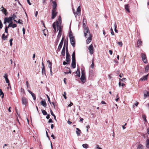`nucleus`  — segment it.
Masks as SVG:
<instances>
[{"label":"nucleus","instance_id":"4d7b16f0","mask_svg":"<svg viewBox=\"0 0 149 149\" xmlns=\"http://www.w3.org/2000/svg\"><path fill=\"white\" fill-rule=\"evenodd\" d=\"M72 10H73V13L75 17H76L77 16V14H76V12H75V10L74 8H73Z\"/></svg>","mask_w":149,"mask_h":149},{"label":"nucleus","instance_id":"e433bc0d","mask_svg":"<svg viewBox=\"0 0 149 149\" xmlns=\"http://www.w3.org/2000/svg\"><path fill=\"white\" fill-rule=\"evenodd\" d=\"M58 19L59 22V24L60 25H61L62 23L61 18V16H58Z\"/></svg>","mask_w":149,"mask_h":149},{"label":"nucleus","instance_id":"603ef678","mask_svg":"<svg viewBox=\"0 0 149 149\" xmlns=\"http://www.w3.org/2000/svg\"><path fill=\"white\" fill-rule=\"evenodd\" d=\"M17 22L19 24H23V21L22 20H20V19H19L18 21H17Z\"/></svg>","mask_w":149,"mask_h":149},{"label":"nucleus","instance_id":"774afa93","mask_svg":"<svg viewBox=\"0 0 149 149\" xmlns=\"http://www.w3.org/2000/svg\"><path fill=\"white\" fill-rule=\"evenodd\" d=\"M96 148L97 149H102V148H100L99 146L98 145H96Z\"/></svg>","mask_w":149,"mask_h":149},{"label":"nucleus","instance_id":"ea45409f","mask_svg":"<svg viewBox=\"0 0 149 149\" xmlns=\"http://www.w3.org/2000/svg\"><path fill=\"white\" fill-rule=\"evenodd\" d=\"M69 38L71 37H74L73 36L71 30H70L69 32Z\"/></svg>","mask_w":149,"mask_h":149},{"label":"nucleus","instance_id":"3c124183","mask_svg":"<svg viewBox=\"0 0 149 149\" xmlns=\"http://www.w3.org/2000/svg\"><path fill=\"white\" fill-rule=\"evenodd\" d=\"M47 62L49 63L48 67L49 66H52V63L49 60L47 61Z\"/></svg>","mask_w":149,"mask_h":149},{"label":"nucleus","instance_id":"a19ab883","mask_svg":"<svg viewBox=\"0 0 149 149\" xmlns=\"http://www.w3.org/2000/svg\"><path fill=\"white\" fill-rule=\"evenodd\" d=\"M43 114L44 115H46L47 114V112L44 110L42 109L41 110Z\"/></svg>","mask_w":149,"mask_h":149},{"label":"nucleus","instance_id":"bb28decb","mask_svg":"<svg viewBox=\"0 0 149 149\" xmlns=\"http://www.w3.org/2000/svg\"><path fill=\"white\" fill-rule=\"evenodd\" d=\"M94 59L93 58L92 61V64L90 66V68L93 69L94 68Z\"/></svg>","mask_w":149,"mask_h":149},{"label":"nucleus","instance_id":"72a5a7b5","mask_svg":"<svg viewBox=\"0 0 149 149\" xmlns=\"http://www.w3.org/2000/svg\"><path fill=\"white\" fill-rule=\"evenodd\" d=\"M82 147L85 149H87L88 148V145L86 143L82 145Z\"/></svg>","mask_w":149,"mask_h":149},{"label":"nucleus","instance_id":"f8f14e48","mask_svg":"<svg viewBox=\"0 0 149 149\" xmlns=\"http://www.w3.org/2000/svg\"><path fill=\"white\" fill-rule=\"evenodd\" d=\"M76 60H72V63L71 64V67L73 68L74 69L76 68Z\"/></svg>","mask_w":149,"mask_h":149},{"label":"nucleus","instance_id":"4c0bfd02","mask_svg":"<svg viewBox=\"0 0 149 149\" xmlns=\"http://www.w3.org/2000/svg\"><path fill=\"white\" fill-rule=\"evenodd\" d=\"M65 49H62L61 54L63 56H64L65 55Z\"/></svg>","mask_w":149,"mask_h":149},{"label":"nucleus","instance_id":"338daca9","mask_svg":"<svg viewBox=\"0 0 149 149\" xmlns=\"http://www.w3.org/2000/svg\"><path fill=\"white\" fill-rule=\"evenodd\" d=\"M22 31H23V34L24 35L25 33V29L23 27L22 28Z\"/></svg>","mask_w":149,"mask_h":149},{"label":"nucleus","instance_id":"052dcab7","mask_svg":"<svg viewBox=\"0 0 149 149\" xmlns=\"http://www.w3.org/2000/svg\"><path fill=\"white\" fill-rule=\"evenodd\" d=\"M50 111L51 112V115L53 116H55L53 113V111H52V110L50 109Z\"/></svg>","mask_w":149,"mask_h":149},{"label":"nucleus","instance_id":"a211bd4d","mask_svg":"<svg viewBox=\"0 0 149 149\" xmlns=\"http://www.w3.org/2000/svg\"><path fill=\"white\" fill-rule=\"evenodd\" d=\"M75 72L76 74H77V75L78 77H80V72L79 68H77V70Z\"/></svg>","mask_w":149,"mask_h":149},{"label":"nucleus","instance_id":"49530a36","mask_svg":"<svg viewBox=\"0 0 149 149\" xmlns=\"http://www.w3.org/2000/svg\"><path fill=\"white\" fill-rule=\"evenodd\" d=\"M56 26H57V22H54L52 24V27L53 28L56 27Z\"/></svg>","mask_w":149,"mask_h":149},{"label":"nucleus","instance_id":"7c9ffc66","mask_svg":"<svg viewBox=\"0 0 149 149\" xmlns=\"http://www.w3.org/2000/svg\"><path fill=\"white\" fill-rule=\"evenodd\" d=\"M149 70V64L146 66L145 68V72L147 73L148 72V70Z\"/></svg>","mask_w":149,"mask_h":149},{"label":"nucleus","instance_id":"c03bdc74","mask_svg":"<svg viewBox=\"0 0 149 149\" xmlns=\"http://www.w3.org/2000/svg\"><path fill=\"white\" fill-rule=\"evenodd\" d=\"M8 18L9 19V20L10 21V22H12V21L13 20H14V18L12 17V16L9 17H8Z\"/></svg>","mask_w":149,"mask_h":149},{"label":"nucleus","instance_id":"393cba45","mask_svg":"<svg viewBox=\"0 0 149 149\" xmlns=\"http://www.w3.org/2000/svg\"><path fill=\"white\" fill-rule=\"evenodd\" d=\"M72 60H76L75 58V51H74L72 53Z\"/></svg>","mask_w":149,"mask_h":149},{"label":"nucleus","instance_id":"c85d7f7f","mask_svg":"<svg viewBox=\"0 0 149 149\" xmlns=\"http://www.w3.org/2000/svg\"><path fill=\"white\" fill-rule=\"evenodd\" d=\"M90 76L93 77L94 76V71L93 70H89Z\"/></svg>","mask_w":149,"mask_h":149},{"label":"nucleus","instance_id":"de8ad7c7","mask_svg":"<svg viewBox=\"0 0 149 149\" xmlns=\"http://www.w3.org/2000/svg\"><path fill=\"white\" fill-rule=\"evenodd\" d=\"M13 23V22H11L10 23H9V24L8 25V26H7V28H9L10 27H12V24Z\"/></svg>","mask_w":149,"mask_h":149},{"label":"nucleus","instance_id":"37998d69","mask_svg":"<svg viewBox=\"0 0 149 149\" xmlns=\"http://www.w3.org/2000/svg\"><path fill=\"white\" fill-rule=\"evenodd\" d=\"M8 28H7V26H6L5 27V31L6 33H8Z\"/></svg>","mask_w":149,"mask_h":149},{"label":"nucleus","instance_id":"8fccbe9b","mask_svg":"<svg viewBox=\"0 0 149 149\" xmlns=\"http://www.w3.org/2000/svg\"><path fill=\"white\" fill-rule=\"evenodd\" d=\"M46 96H47V97L48 101L49 102V103L51 104V102L49 97V96L47 95H46Z\"/></svg>","mask_w":149,"mask_h":149},{"label":"nucleus","instance_id":"f03ea898","mask_svg":"<svg viewBox=\"0 0 149 149\" xmlns=\"http://www.w3.org/2000/svg\"><path fill=\"white\" fill-rule=\"evenodd\" d=\"M84 34L85 36L87 38L88 36H90V34L89 28L88 27L84 28Z\"/></svg>","mask_w":149,"mask_h":149},{"label":"nucleus","instance_id":"2f4dec72","mask_svg":"<svg viewBox=\"0 0 149 149\" xmlns=\"http://www.w3.org/2000/svg\"><path fill=\"white\" fill-rule=\"evenodd\" d=\"M42 75H45V76L46 77H47V75L46 74L45 70V68H43V69L42 68Z\"/></svg>","mask_w":149,"mask_h":149},{"label":"nucleus","instance_id":"5fc2aeb1","mask_svg":"<svg viewBox=\"0 0 149 149\" xmlns=\"http://www.w3.org/2000/svg\"><path fill=\"white\" fill-rule=\"evenodd\" d=\"M12 27L13 28H14L16 27L17 26V24H15V23L13 24L12 23Z\"/></svg>","mask_w":149,"mask_h":149},{"label":"nucleus","instance_id":"7ed1b4c3","mask_svg":"<svg viewBox=\"0 0 149 149\" xmlns=\"http://www.w3.org/2000/svg\"><path fill=\"white\" fill-rule=\"evenodd\" d=\"M66 57L65 61L66 62H67V63H70L71 61L70 59V55L69 54L68 51H66Z\"/></svg>","mask_w":149,"mask_h":149},{"label":"nucleus","instance_id":"2eb2a0df","mask_svg":"<svg viewBox=\"0 0 149 149\" xmlns=\"http://www.w3.org/2000/svg\"><path fill=\"white\" fill-rule=\"evenodd\" d=\"M57 22V31H58V30H61V31H62V27L61 25H59L58 22L56 20Z\"/></svg>","mask_w":149,"mask_h":149},{"label":"nucleus","instance_id":"9b49d317","mask_svg":"<svg viewBox=\"0 0 149 149\" xmlns=\"http://www.w3.org/2000/svg\"><path fill=\"white\" fill-rule=\"evenodd\" d=\"M27 91L31 94V95L33 98V100H36V95L30 90L28 89Z\"/></svg>","mask_w":149,"mask_h":149},{"label":"nucleus","instance_id":"864d4df0","mask_svg":"<svg viewBox=\"0 0 149 149\" xmlns=\"http://www.w3.org/2000/svg\"><path fill=\"white\" fill-rule=\"evenodd\" d=\"M3 27V24L2 23V22L1 20H0V29H1Z\"/></svg>","mask_w":149,"mask_h":149},{"label":"nucleus","instance_id":"4be33fe9","mask_svg":"<svg viewBox=\"0 0 149 149\" xmlns=\"http://www.w3.org/2000/svg\"><path fill=\"white\" fill-rule=\"evenodd\" d=\"M83 25L84 28H85L86 27V19L85 18H84L83 19Z\"/></svg>","mask_w":149,"mask_h":149},{"label":"nucleus","instance_id":"cd10ccee","mask_svg":"<svg viewBox=\"0 0 149 149\" xmlns=\"http://www.w3.org/2000/svg\"><path fill=\"white\" fill-rule=\"evenodd\" d=\"M143 146L140 144H139L137 146V149H143Z\"/></svg>","mask_w":149,"mask_h":149},{"label":"nucleus","instance_id":"412c9836","mask_svg":"<svg viewBox=\"0 0 149 149\" xmlns=\"http://www.w3.org/2000/svg\"><path fill=\"white\" fill-rule=\"evenodd\" d=\"M62 31H61V30H59L57 38L60 39L62 35Z\"/></svg>","mask_w":149,"mask_h":149},{"label":"nucleus","instance_id":"6ab92c4d","mask_svg":"<svg viewBox=\"0 0 149 149\" xmlns=\"http://www.w3.org/2000/svg\"><path fill=\"white\" fill-rule=\"evenodd\" d=\"M77 130L76 131V133L78 136H79L80 135V133L81 132V130L78 128H76Z\"/></svg>","mask_w":149,"mask_h":149},{"label":"nucleus","instance_id":"20e7f679","mask_svg":"<svg viewBox=\"0 0 149 149\" xmlns=\"http://www.w3.org/2000/svg\"><path fill=\"white\" fill-rule=\"evenodd\" d=\"M141 54L142 59L143 63L145 64L147 63L148 62L146 54L144 53H141Z\"/></svg>","mask_w":149,"mask_h":149},{"label":"nucleus","instance_id":"a18cd8bd","mask_svg":"<svg viewBox=\"0 0 149 149\" xmlns=\"http://www.w3.org/2000/svg\"><path fill=\"white\" fill-rule=\"evenodd\" d=\"M60 39L59 38H56V41L55 42V43L56 44V45H57L58 44V43L59 42V41L60 40Z\"/></svg>","mask_w":149,"mask_h":149},{"label":"nucleus","instance_id":"a878e982","mask_svg":"<svg viewBox=\"0 0 149 149\" xmlns=\"http://www.w3.org/2000/svg\"><path fill=\"white\" fill-rule=\"evenodd\" d=\"M8 35H6V36H5V34L4 33H3L2 36V39L5 40L7 39V38L8 37Z\"/></svg>","mask_w":149,"mask_h":149},{"label":"nucleus","instance_id":"680f3d73","mask_svg":"<svg viewBox=\"0 0 149 149\" xmlns=\"http://www.w3.org/2000/svg\"><path fill=\"white\" fill-rule=\"evenodd\" d=\"M43 33H44V36H46V35H47V34L46 33H45V31H47V30H46L45 29H44L43 31Z\"/></svg>","mask_w":149,"mask_h":149},{"label":"nucleus","instance_id":"423d86ee","mask_svg":"<svg viewBox=\"0 0 149 149\" xmlns=\"http://www.w3.org/2000/svg\"><path fill=\"white\" fill-rule=\"evenodd\" d=\"M64 38L63 37V36L61 40V41L58 45L57 50L60 51V50L61 49L63 45V42L64 41Z\"/></svg>","mask_w":149,"mask_h":149},{"label":"nucleus","instance_id":"bf43d9fd","mask_svg":"<svg viewBox=\"0 0 149 149\" xmlns=\"http://www.w3.org/2000/svg\"><path fill=\"white\" fill-rule=\"evenodd\" d=\"M138 104L139 102H136V103H135L133 105V107H134V105H135L136 107H137Z\"/></svg>","mask_w":149,"mask_h":149},{"label":"nucleus","instance_id":"0eeeda50","mask_svg":"<svg viewBox=\"0 0 149 149\" xmlns=\"http://www.w3.org/2000/svg\"><path fill=\"white\" fill-rule=\"evenodd\" d=\"M57 14V12L55 10H52V19H54L56 16Z\"/></svg>","mask_w":149,"mask_h":149},{"label":"nucleus","instance_id":"13d9d810","mask_svg":"<svg viewBox=\"0 0 149 149\" xmlns=\"http://www.w3.org/2000/svg\"><path fill=\"white\" fill-rule=\"evenodd\" d=\"M66 95V93L65 92H64V94L63 95V97H64V98L65 99H66L67 98Z\"/></svg>","mask_w":149,"mask_h":149},{"label":"nucleus","instance_id":"69168bd1","mask_svg":"<svg viewBox=\"0 0 149 149\" xmlns=\"http://www.w3.org/2000/svg\"><path fill=\"white\" fill-rule=\"evenodd\" d=\"M4 78L5 79L8 78V76L7 74H5L4 75Z\"/></svg>","mask_w":149,"mask_h":149},{"label":"nucleus","instance_id":"58836bf2","mask_svg":"<svg viewBox=\"0 0 149 149\" xmlns=\"http://www.w3.org/2000/svg\"><path fill=\"white\" fill-rule=\"evenodd\" d=\"M142 118L143 119L144 121L145 122H147V121L146 119V116L145 115H142Z\"/></svg>","mask_w":149,"mask_h":149},{"label":"nucleus","instance_id":"dca6fc26","mask_svg":"<svg viewBox=\"0 0 149 149\" xmlns=\"http://www.w3.org/2000/svg\"><path fill=\"white\" fill-rule=\"evenodd\" d=\"M148 74H147V75H146L145 76H144L143 77H142V78H141L140 80H141V81H145V80H146L147 79H148Z\"/></svg>","mask_w":149,"mask_h":149},{"label":"nucleus","instance_id":"f257e3e1","mask_svg":"<svg viewBox=\"0 0 149 149\" xmlns=\"http://www.w3.org/2000/svg\"><path fill=\"white\" fill-rule=\"evenodd\" d=\"M81 77L80 78L81 81L82 83L84 84L86 80V72L85 70L84 69H81Z\"/></svg>","mask_w":149,"mask_h":149},{"label":"nucleus","instance_id":"aec40b11","mask_svg":"<svg viewBox=\"0 0 149 149\" xmlns=\"http://www.w3.org/2000/svg\"><path fill=\"white\" fill-rule=\"evenodd\" d=\"M129 6L128 4H126L125 5V10L128 13H130V11L129 9Z\"/></svg>","mask_w":149,"mask_h":149},{"label":"nucleus","instance_id":"473e14b6","mask_svg":"<svg viewBox=\"0 0 149 149\" xmlns=\"http://www.w3.org/2000/svg\"><path fill=\"white\" fill-rule=\"evenodd\" d=\"M146 147L147 148H149V139H147L146 140Z\"/></svg>","mask_w":149,"mask_h":149},{"label":"nucleus","instance_id":"09e8293b","mask_svg":"<svg viewBox=\"0 0 149 149\" xmlns=\"http://www.w3.org/2000/svg\"><path fill=\"white\" fill-rule=\"evenodd\" d=\"M13 40V39L12 38H11V39H10L9 40V42H10V46L11 47L12 46V45H13V43H12Z\"/></svg>","mask_w":149,"mask_h":149},{"label":"nucleus","instance_id":"c756f323","mask_svg":"<svg viewBox=\"0 0 149 149\" xmlns=\"http://www.w3.org/2000/svg\"><path fill=\"white\" fill-rule=\"evenodd\" d=\"M0 95L2 98H3L4 97V94L1 88H0Z\"/></svg>","mask_w":149,"mask_h":149},{"label":"nucleus","instance_id":"f3484780","mask_svg":"<svg viewBox=\"0 0 149 149\" xmlns=\"http://www.w3.org/2000/svg\"><path fill=\"white\" fill-rule=\"evenodd\" d=\"M92 39V36L91 34H90V36H89L88 39L86 40V43L87 44L89 43L91 41Z\"/></svg>","mask_w":149,"mask_h":149},{"label":"nucleus","instance_id":"6e6d98bb","mask_svg":"<svg viewBox=\"0 0 149 149\" xmlns=\"http://www.w3.org/2000/svg\"><path fill=\"white\" fill-rule=\"evenodd\" d=\"M118 44L120 47H122L123 45V43L122 42H118Z\"/></svg>","mask_w":149,"mask_h":149},{"label":"nucleus","instance_id":"b1692460","mask_svg":"<svg viewBox=\"0 0 149 149\" xmlns=\"http://www.w3.org/2000/svg\"><path fill=\"white\" fill-rule=\"evenodd\" d=\"M41 104L44 107H46L47 106L45 100H42L41 102Z\"/></svg>","mask_w":149,"mask_h":149},{"label":"nucleus","instance_id":"e2e57ef3","mask_svg":"<svg viewBox=\"0 0 149 149\" xmlns=\"http://www.w3.org/2000/svg\"><path fill=\"white\" fill-rule=\"evenodd\" d=\"M119 79L120 81H124L126 79L125 78H123L122 79Z\"/></svg>","mask_w":149,"mask_h":149},{"label":"nucleus","instance_id":"f704fd0d","mask_svg":"<svg viewBox=\"0 0 149 149\" xmlns=\"http://www.w3.org/2000/svg\"><path fill=\"white\" fill-rule=\"evenodd\" d=\"M142 41H141L140 40H138L137 42V44L138 45V47H139V45H141L142 44Z\"/></svg>","mask_w":149,"mask_h":149},{"label":"nucleus","instance_id":"39448f33","mask_svg":"<svg viewBox=\"0 0 149 149\" xmlns=\"http://www.w3.org/2000/svg\"><path fill=\"white\" fill-rule=\"evenodd\" d=\"M70 43L73 47H74L75 46V40L74 37L70 38Z\"/></svg>","mask_w":149,"mask_h":149},{"label":"nucleus","instance_id":"6e6552de","mask_svg":"<svg viewBox=\"0 0 149 149\" xmlns=\"http://www.w3.org/2000/svg\"><path fill=\"white\" fill-rule=\"evenodd\" d=\"M88 49L89 51V52L91 54H92L94 52V48L93 45L92 44H91L89 45L88 47Z\"/></svg>","mask_w":149,"mask_h":149},{"label":"nucleus","instance_id":"ddd939ff","mask_svg":"<svg viewBox=\"0 0 149 149\" xmlns=\"http://www.w3.org/2000/svg\"><path fill=\"white\" fill-rule=\"evenodd\" d=\"M52 3L53 8L52 10H56L57 7V4L56 2L55 1H52Z\"/></svg>","mask_w":149,"mask_h":149},{"label":"nucleus","instance_id":"9d476101","mask_svg":"<svg viewBox=\"0 0 149 149\" xmlns=\"http://www.w3.org/2000/svg\"><path fill=\"white\" fill-rule=\"evenodd\" d=\"M22 103L24 105H25V106H26V104L28 103L26 97H22Z\"/></svg>","mask_w":149,"mask_h":149},{"label":"nucleus","instance_id":"79ce46f5","mask_svg":"<svg viewBox=\"0 0 149 149\" xmlns=\"http://www.w3.org/2000/svg\"><path fill=\"white\" fill-rule=\"evenodd\" d=\"M65 46H66V51H68V39L65 42Z\"/></svg>","mask_w":149,"mask_h":149},{"label":"nucleus","instance_id":"0e129e2a","mask_svg":"<svg viewBox=\"0 0 149 149\" xmlns=\"http://www.w3.org/2000/svg\"><path fill=\"white\" fill-rule=\"evenodd\" d=\"M11 16L12 17L14 18V19H15V18H16L17 17L15 15V13H14L13 14V15H12Z\"/></svg>","mask_w":149,"mask_h":149},{"label":"nucleus","instance_id":"c9c22d12","mask_svg":"<svg viewBox=\"0 0 149 149\" xmlns=\"http://www.w3.org/2000/svg\"><path fill=\"white\" fill-rule=\"evenodd\" d=\"M4 20L7 23H9L10 22L8 17H6L4 19Z\"/></svg>","mask_w":149,"mask_h":149},{"label":"nucleus","instance_id":"5701e85b","mask_svg":"<svg viewBox=\"0 0 149 149\" xmlns=\"http://www.w3.org/2000/svg\"><path fill=\"white\" fill-rule=\"evenodd\" d=\"M145 91L146 93H144V99L146 98L147 97L149 96V92L146 91Z\"/></svg>","mask_w":149,"mask_h":149},{"label":"nucleus","instance_id":"1a4fd4ad","mask_svg":"<svg viewBox=\"0 0 149 149\" xmlns=\"http://www.w3.org/2000/svg\"><path fill=\"white\" fill-rule=\"evenodd\" d=\"M2 8L3 9L0 8L1 11H2L5 16H7L8 14V12L6 9L4 8L3 6H2Z\"/></svg>","mask_w":149,"mask_h":149},{"label":"nucleus","instance_id":"4468645a","mask_svg":"<svg viewBox=\"0 0 149 149\" xmlns=\"http://www.w3.org/2000/svg\"><path fill=\"white\" fill-rule=\"evenodd\" d=\"M81 8L80 7V6H79L77 10V13L76 14L78 16H80L81 15Z\"/></svg>","mask_w":149,"mask_h":149}]
</instances>
